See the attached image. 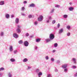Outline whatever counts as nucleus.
<instances>
[{"label":"nucleus","mask_w":77,"mask_h":77,"mask_svg":"<svg viewBox=\"0 0 77 77\" xmlns=\"http://www.w3.org/2000/svg\"><path fill=\"white\" fill-rule=\"evenodd\" d=\"M23 40H20L18 42L20 44H23Z\"/></svg>","instance_id":"cd10ccee"},{"label":"nucleus","mask_w":77,"mask_h":77,"mask_svg":"<svg viewBox=\"0 0 77 77\" xmlns=\"http://www.w3.org/2000/svg\"><path fill=\"white\" fill-rule=\"evenodd\" d=\"M45 59L47 60H48V59H49V57H48V56H46V57H45Z\"/></svg>","instance_id":"c756f323"},{"label":"nucleus","mask_w":77,"mask_h":77,"mask_svg":"<svg viewBox=\"0 0 77 77\" xmlns=\"http://www.w3.org/2000/svg\"><path fill=\"white\" fill-rule=\"evenodd\" d=\"M51 60L52 62H54V59L53 58H51Z\"/></svg>","instance_id":"e433bc0d"},{"label":"nucleus","mask_w":77,"mask_h":77,"mask_svg":"<svg viewBox=\"0 0 77 77\" xmlns=\"http://www.w3.org/2000/svg\"><path fill=\"white\" fill-rule=\"evenodd\" d=\"M46 22L47 23H48L50 21H49V20H47L46 21Z\"/></svg>","instance_id":"6e6d98bb"},{"label":"nucleus","mask_w":77,"mask_h":77,"mask_svg":"<svg viewBox=\"0 0 77 77\" xmlns=\"http://www.w3.org/2000/svg\"><path fill=\"white\" fill-rule=\"evenodd\" d=\"M39 69H37L36 70V72H39Z\"/></svg>","instance_id":"49530a36"},{"label":"nucleus","mask_w":77,"mask_h":77,"mask_svg":"<svg viewBox=\"0 0 77 77\" xmlns=\"http://www.w3.org/2000/svg\"><path fill=\"white\" fill-rule=\"evenodd\" d=\"M32 68V66H28V69H29Z\"/></svg>","instance_id":"37998d69"},{"label":"nucleus","mask_w":77,"mask_h":77,"mask_svg":"<svg viewBox=\"0 0 77 77\" xmlns=\"http://www.w3.org/2000/svg\"><path fill=\"white\" fill-rule=\"evenodd\" d=\"M24 44V45L25 47H27V46L29 45V42L27 41H25Z\"/></svg>","instance_id":"7ed1b4c3"},{"label":"nucleus","mask_w":77,"mask_h":77,"mask_svg":"<svg viewBox=\"0 0 77 77\" xmlns=\"http://www.w3.org/2000/svg\"><path fill=\"white\" fill-rule=\"evenodd\" d=\"M60 27V24L58 23L57 25V28H59Z\"/></svg>","instance_id":"a18cd8bd"},{"label":"nucleus","mask_w":77,"mask_h":77,"mask_svg":"<svg viewBox=\"0 0 77 77\" xmlns=\"http://www.w3.org/2000/svg\"><path fill=\"white\" fill-rule=\"evenodd\" d=\"M35 50H37V49H38V47H37V46H35Z\"/></svg>","instance_id":"603ef678"},{"label":"nucleus","mask_w":77,"mask_h":77,"mask_svg":"<svg viewBox=\"0 0 77 77\" xmlns=\"http://www.w3.org/2000/svg\"><path fill=\"white\" fill-rule=\"evenodd\" d=\"M9 50L11 52V51H13V48L12 47V46H10V47L9 48Z\"/></svg>","instance_id":"f8f14e48"},{"label":"nucleus","mask_w":77,"mask_h":77,"mask_svg":"<svg viewBox=\"0 0 77 77\" xmlns=\"http://www.w3.org/2000/svg\"><path fill=\"white\" fill-rule=\"evenodd\" d=\"M64 72H67L68 71V69L66 68H64Z\"/></svg>","instance_id":"7c9ffc66"},{"label":"nucleus","mask_w":77,"mask_h":77,"mask_svg":"<svg viewBox=\"0 0 77 77\" xmlns=\"http://www.w3.org/2000/svg\"><path fill=\"white\" fill-rule=\"evenodd\" d=\"M24 9H25V8H24V7H22L21 8V11H24Z\"/></svg>","instance_id":"f704fd0d"},{"label":"nucleus","mask_w":77,"mask_h":77,"mask_svg":"<svg viewBox=\"0 0 77 77\" xmlns=\"http://www.w3.org/2000/svg\"><path fill=\"white\" fill-rule=\"evenodd\" d=\"M69 10L70 11H72L74 10V8L72 7H70L69 8Z\"/></svg>","instance_id":"ddd939ff"},{"label":"nucleus","mask_w":77,"mask_h":77,"mask_svg":"<svg viewBox=\"0 0 77 77\" xmlns=\"http://www.w3.org/2000/svg\"><path fill=\"white\" fill-rule=\"evenodd\" d=\"M47 77H52L51 75L50 74H48L47 75Z\"/></svg>","instance_id":"ea45409f"},{"label":"nucleus","mask_w":77,"mask_h":77,"mask_svg":"<svg viewBox=\"0 0 77 77\" xmlns=\"http://www.w3.org/2000/svg\"><path fill=\"white\" fill-rule=\"evenodd\" d=\"M54 9L53 8L52 10H51V11L50 12V14H53V12H54Z\"/></svg>","instance_id":"aec40b11"},{"label":"nucleus","mask_w":77,"mask_h":77,"mask_svg":"<svg viewBox=\"0 0 77 77\" xmlns=\"http://www.w3.org/2000/svg\"><path fill=\"white\" fill-rule=\"evenodd\" d=\"M40 41H41V39H40L37 38L36 39L35 42H40Z\"/></svg>","instance_id":"412c9836"},{"label":"nucleus","mask_w":77,"mask_h":77,"mask_svg":"<svg viewBox=\"0 0 77 77\" xmlns=\"http://www.w3.org/2000/svg\"><path fill=\"white\" fill-rule=\"evenodd\" d=\"M66 29L68 30H69L71 29V26L69 25H68L67 26Z\"/></svg>","instance_id":"4be33fe9"},{"label":"nucleus","mask_w":77,"mask_h":77,"mask_svg":"<svg viewBox=\"0 0 77 77\" xmlns=\"http://www.w3.org/2000/svg\"><path fill=\"white\" fill-rule=\"evenodd\" d=\"M17 29H20V28L21 27V26L17 25Z\"/></svg>","instance_id":"473e14b6"},{"label":"nucleus","mask_w":77,"mask_h":77,"mask_svg":"<svg viewBox=\"0 0 77 77\" xmlns=\"http://www.w3.org/2000/svg\"><path fill=\"white\" fill-rule=\"evenodd\" d=\"M32 17V15L30 14L28 16V18H31Z\"/></svg>","instance_id":"4c0bfd02"},{"label":"nucleus","mask_w":77,"mask_h":77,"mask_svg":"<svg viewBox=\"0 0 77 77\" xmlns=\"http://www.w3.org/2000/svg\"><path fill=\"white\" fill-rule=\"evenodd\" d=\"M5 4V1H2L0 2V5H3Z\"/></svg>","instance_id":"4468645a"},{"label":"nucleus","mask_w":77,"mask_h":77,"mask_svg":"<svg viewBox=\"0 0 77 77\" xmlns=\"http://www.w3.org/2000/svg\"><path fill=\"white\" fill-rule=\"evenodd\" d=\"M43 19H44V18H43V16L42 15H40L38 18V21H42L43 20Z\"/></svg>","instance_id":"f257e3e1"},{"label":"nucleus","mask_w":77,"mask_h":77,"mask_svg":"<svg viewBox=\"0 0 77 77\" xmlns=\"http://www.w3.org/2000/svg\"><path fill=\"white\" fill-rule=\"evenodd\" d=\"M5 17L6 18H7V19H9V18H10V15L9 14H5Z\"/></svg>","instance_id":"39448f33"},{"label":"nucleus","mask_w":77,"mask_h":77,"mask_svg":"<svg viewBox=\"0 0 77 77\" xmlns=\"http://www.w3.org/2000/svg\"><path fill=\"white\" fill-rule=\"evenodd\" d=\"M29 35V34L28 33H27L26 34V36H28Z\"/></svg>","instance_id":"8fccbe9b"},{"label":"nucleus","mask_w":77,"mask_h":77,"mask_svg":"<svg viewBox=\"0 0 77 77\" xmlns=\"http://www.w3.org/2000/svg\"><path fill=\"white\" fill-rule=\"evenodd\" d=\"M0 35L1 36H3L4 35V32H2L0 34Z\"/></svg>","instance_id":"bb28decb"},{"label":"nucleus","mask_w":77,"mask_h":77,"mask_svg":"<svg viewBox=\"0 0 77 77\" xmlns=\"http://www.w3.org/2000/svg\"><path fill=\"white\" fill-rule=\"evenodd\" d=\"M72 60L73 61L74 63H75V64L76 63V59L75 58H73L72 59Z\"/></svg>","instance_id":"9b49d317"},{"label":"nucleus","mask_w":77,"mask_h":77,"mask_svg":"<svg viewBox=\"0 0 77 77\" xmlns=\"http://www.w3.org/2000/svg\"><path fill=\"white\" fill-rule=\"evenodd\" d=\"M5 70V68L3 67H1L0 68V71H3Z\"/></svg>","instance_id":"a878e982"},{"label":"nucleus","mask_w":77,"mask_h":77,"mask_svg":"<svg viewBox=\"0 0 77 77\" xmlns=\"http://www.w3.org/2000/svg\"><path fill=\"white\" fill-rule=\"evenodd\" d=\"M10 60L11 62H14L15 61V60L13 58H12Z\"/></svg>","instance_id":"6ab92c4d"},{"label":"nucleus","mask_w":77,"mask_h":77,"mask_svg":"<svg viewBox=\"0 0 77 77\" xmlns=\"http://www.w3.org/2000/svg\"><path fill=\"white\" fill-rule=\"evenodd\" d=\"M34 25H35V26H36L38 24V22L37 21H35L34 23Z\"/></svg>","instance_id":"c85d7f7f"},{"label":"nucleus","mask_w":77,"mask_h":77,"mask_svg":"<svg viewBox=\"0 0 77 77\" xmlns=\"http://www.w3.org/2000/svg\"><path fill=\"white\" fill-rule=\"evenodd\" d=\"M27 1H24V2H23V3L24 4H27Z\"/></svg>","instance_id":"de8ad7c7"},{"label":"nucleus","mask_w":77,"mask_h":77,"mask_svg":"<svg viewBox=\"0 0 77 77\" xmlns=\"http://www.w3.org/2000/svg\"><path fill=\"white\" fill-rule=\"evenodd\" d=\"M21 15H22L23 16H25L26 15L23 13H22L21 14Z\"/></svg>","instance_id":"3c124183"},{"label":"nucleus","mask_w":77,"mask_h":77,"mask_svg":"<svg viewBox=\"0 0 77 77\" xmlns=\"http://www.w3.org/2000/svg\"><path fill=\"white\" fill-rule=\"evenodd\" d=\"M14 54H17V50H15L14 51Z\"/></svg>","instance_id":"a19ab883"},{"label":"nucleus","mask_w":77,"mask_h":77,"mask_svg":"<svg viewBox=\"0 0 77 77\" xmlns=\"http://www.w3.org/2000/svg\"><path fill=\"white\" fill-rule=\"evenodd\" d=\"M55 72H57L58 71V70H57V69H55Z\"/></svg>","instance_id":"09e8293b"},{"label":"nucleus","mask_w":77,"mask_h":77,"mask_svg":"<svg viewBox=\"0 0 77 77\" xmlns=\"http://www.w3.org/2000/svg\"><path fill=\"white\" fill-rule=\"evenodd\" d=\"M56 63H60V60H57Z\"/></svg>","instance_id":"79ce46f5"},{"label":"nucleus","mask_w":77,"mask_h":77,"mask_svg":"<svg viewBox=\"0 0 77 77\" xmlns=\"http://www.w3.org/2000/svg\"><path fill=\"white\" fill-rule=\"evenodd\" d=\"M16 32L18 33H21V29L19 28H17L16 29Z\"/></svg>","instance_id":"1a4fd4ad"},{"label":"nucleus","mask_w":77,"mask_h":77,"mask_svg":"<svg viewBox=\"0 0 77 77\" xmlns=\"http://www.w3.org/2000/svg\"><path fill=\"white\" fill-rule=\"evenodd\" d=\"M70 35H71V33H70V32H68L67 34V36H69Z\"/></svg>","instance_id":"2f4dec72"},{"label":"nucleus","mask_w":77,"mask_h":77,"mask_svg":"<svg viewBox=\"0 0 77 77\" xmlns=\"http://www.w3.org/2000/svg\"><path fill=\"white\" fill-rule=\"evenodd\" d=\"M11 18H13L14 17V15H11Z\"/></svg>","instance_id":"5fc2aeb1"},{"label":"nucleus","mask_w":77,"mask_h":77,"mask_svg":"<svg viewBox=\"0 0 77 77\" xmlns=\"http://www.w3.org/2000/svg\"><path fill=\"white\" fill-rule=\"evenodd\" d=\"M67 66H68V64H65L62 66V68L64 69L66 68Z\"/></svg>","instance_id":"6e6552de"},{"label":"nucleus","mask_w":77,"mask_h":77,"mask_svg":"<svg viewBox=\"0 0 77 77\" xmlns=\"http://www.w3.org/2000/svg\"><path fill=\"white\" fill-rule=\"evenodd\" d=\"M58 45V44H57V43H55L54 44V46L56 48L57 47Z\"/></svg>","instance_id":"5701e85b"},{"label":"nucleus","mask_w":77,"mask_h":77,"mask_svg":"<svg viewBox=\"0 0 77 77\" xmlns=\"http://www.w3.org/2000/svg\"><path fill=\"white\" fill-rule=\"evenodd\" d=\"M52 52L53 53H55L56 52V50H54L53 51H52Z\"/></svg>","instance_id":"864d4df0"},{"label":"nucleus","mask_w":77,"mask_h":77,"mask_svg":"<svg viewBox=\"0 0 77 77\" xmlns=\"http://www.w3.org/2000/svg\"><path fill=\"white\" fill-rule=\"evenodd\" d=\"M63 17L64 18L66 19L68 18V15L67 14H64L63 15Z\"/></svg>","instance_id":"2eb2a0df"},{"label":"nucleus","mask_w":77,"mask_h":77,"mask_svg":"<svg viewBox=\"0 0 77 77\" xmlns=\"http://www.w3.org/2000/svg\"><path fill=\"white\" fill-rule=\"evenodd\" d=\"M15 23L16 24H18V23H19V18H16Z\"/></svg>","instance_id":"9d476101"},{"label":"nucleus","mask_w":77,"mask_h":77,"mask_svg":"<svg viewBox=\"0 0 77 77\" xmlns=\"http://www.w3.org/2000/svg\"><path fill=\"white\" fill-rule=\"evenodd\" d=\"M72 69H75V68H77V66H72Z\"/></svg>","instance_id":"393cba45"},{"label":"nucleus","mask_w":77,"mask_h":77,"mask_svg":"<svg viewBox=\"0 0 77 77\" xmlns=\"http://www.w3.org/2000/svg\"><path fill=\"white\" fill-rule=\"evenodd\" d=\"M42 75V72H40L38 73V76H41V75Z\"/></svg>","instance_id":"f3484780"},{"label":"nucleus","mask_w":77,"mask_h":77,"mask_svg":"<svg viewBox=\"0 0 77 77\" xmlns=\"http://www.w3.org/2000/svg\"><path fill=\"white\" fill-rule=\"evenodd\" d=\"M8 77H12V75L11 73H9L8 74Z\"/></svg>","instance_id":"b1692460"},{"label":"nucleus","mask_w":77,"mask_h":77,"mask_svg":"<svg viewBox=\"0 0 77 77\" xmlns=\"http://www.w3.org/2000/svg\"><path fill=\"white\" fill-rule=\"evenodd\" d=\"M13 36L15 38H18V35H17L16 33H14L13 34Z\"/></svg>","instance_id":"423d86ee"},{"label":"nucleus","mask_w":77,"mask_h":77,"mask_svg":"<svg viewBox=\"0 0 77 77\" xmlns=\"http://www.w3.org/2000/svg\"><path fill=\"white\" fill-rule=\"evenodd\" d=\"M74 77H77V72H76L75 73L74 75Z\"/></svg>","instance_id":"58836bf2"},{"label":"nucleus","mask_w":77,"mask_h":77,"mask_svg":"<svg viewBox=\"0 0 77 77\" xmlns=\"http://www.w3.org/2000/svg\"><path fill=\"white\" fill-rule=\"evenodd\" d=\"M63 29H61L59 30L58 33L59 34H61V33H63Z\"/></svg>","instance_id":"0eeeda50"},{"label":"nucleus","mask_w":77,"mask_h":77,"mask_svg":"<svg viewBox=\"0 0 77 77\" xmlns=\"http://www.w3.org/2000/svg\"><path fill=\"white\" fill-rule=\"evenodd\" d=\"M69 4L70 5H72V3H71V2H70V3H69Z\"/></svg>","instance_id":"4d7b16f0"},{"label":"nucleus","mask_w":77,"mask_h":77,"mask_svg":"<svg viewBox=\"0 0 77 77\" xmlns=\"http://www.w3.org/2000/svg\"><path fill=\"white\" fill-rule=\"evenodd\" d=\"M48 18L49 20H51V19H52V18L51 17V16H49L48 17Z\"/></svg>","instance_id":"c9c22d12"},{"label":"nucleus","mask_w":77,"mask_h":77,"mask_svg":"<svg viewBox=\"0 0 77 77\" xmlns=\"http://www.w3.org/2000/svg\"><path fill=\"white\" fill-rule=\"evenodd\" d=\"M49 38L51 40H53L54 38V35L53 34H50L49 35Z\"/></svg>","instance_id":"f03ea898"},{"label":"nucleus","mask_w":77,"mask_h":77,"mask_svg":"<svg viewBox=\"0 0 77 77\" xmlns=\"http://www.w3.org/2000/svg\"><path fill=\"white\" fill-rule=\"evenodd\" d=\"M28 61V59L27 58H24L23 60V62H26Z\"/></svg>","instance_id":"a211bd4d"},{"label":"nucleus","mask_w":77,"mask_h":77,"mask_svg":"<svg viewBox=\"0 0 77 77\" xmlns=\"http://www.w3.org/2000/svg\"><path fill=\"white\" fill-rule=\"evenodd\" d=\"M51 39H47L45 40L46 42H50L51 41Z\"/></svg>","instance_id":"dca6fc26"},{"label":"nucleus","mask_w":77,"mask_h":77,"mask_svg":"<svg viewBox=\"0 0 77 77\" xmlns=\"http://www.w3.org/2000/svg\"><path fill=\"white\" fill-rule=\"evenodd\" d=\"M60 5H56L55 6V8H60Z\"/></svg>","instance_id":"72a5a7b5"},{"label":"nucleus","mask_w":77,"mask_h":77,"mask_svg":"<svg viewBox=\"0 0 77 77\" xmlns=\"http://www.w3.org/2000/svg\"><path fill=\"white\" fill-rule=\"evenodd\" d=\"M52 24H54L56 23V20H53L52 21Z\"/></svg>","instance_id":"c03bdc74"},{"label":"nucleus","mask_w":77,"mask_h":77,"mask_svg":"<svg viewBox=\"0 0 77 77\" xmlns=\"http://www.w3.org/2000/svg\"><path fill=\"white\" fill-rule=\"evenodd\" d=\"M28 7L29 8H30V7H31L32 8H34L35 7V5L33 3H32L31 4H30L28 6Z\"/></svg>","instance_id":"20e7f679"}]
</instances>
